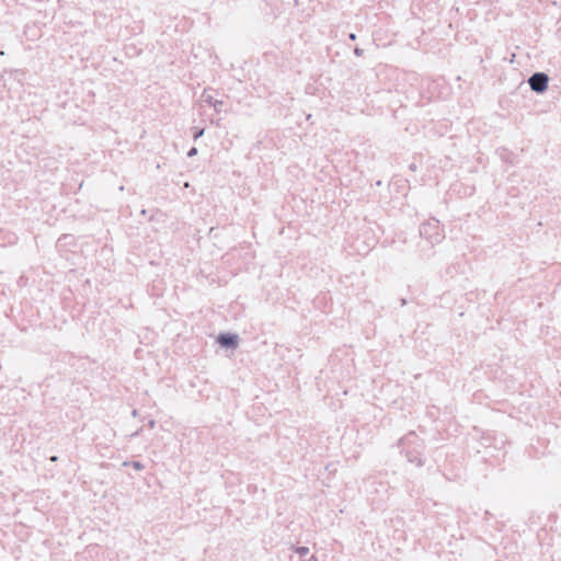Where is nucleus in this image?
<instances>
[{"label": "nucleus", "instance_id": "f257e3e1", "mask_svg": "<svg viewBox=\"0 0 561 561\" xmlns=\"http://www.w3.org/2000/svg\"><path fill=\"white\" fill-rule=\"evenodd\" d=\"M421 238L427 240L432 247L440 243L444 238V230L440 228L439 221L435 218H431L420 226Z\"/></svg>", "mask_w": 561, "mask_h": 561}, {"label": "nucleus", "instance_id": "f03ea898", "mask_svg": "<svg viewBox=\"0 0 561 561\" xmlns=\"http://www.w3.org/2000/svg\"><path fill=\"white\" fill-rule=\"evenodd\" d=\"M530 89L536 93H543L548 89L549 77L545 72H535L528 79Z\"/></svg>", "mask_w": 561, "mask_h": 561}, {"label": "nucleus", "instance_id": "7ed1b4c3", "mask_svg": "<svg viewBox=\"0 0 561 561\" xmlns=\"http://www.w3.org/2000/svg\"><path fill=\"white\" fill-rule=\"evenodd\" d=\"M217 342L221 347L236 348L238 346L239 337L233 333H220L217 336Z\"/></svg>", "mask_w": 561, "mask_h": 561}, {"label": "nucleus", "instance_id": "20e7f679", "mask_svg": "<svg viewBox=\"0 0 561 561\" xmlns=\"http://www.w3.org/2000/svg\"><path fill=\"white\" fill-rule=\"evenodd\" d=\"M405 456L409 462L415 463L417 467L423 466V460L417 454L413 451H407Z\"/></svg>", "mask_w": 561, "mask_h": 561}, {"label": "nucleus", "instance_id": "39448f33", "mask_svg": "<svg viewBox=\"0 0 561 561\" xmlns=\"http://www.w3.org/2000/svg\"><path fill=\"white\" fill-rule=\"evenodd\" d=\"M202 100L205 103H208L209 105H213V103L216 101V100H214L213 95L210 93H208L206 90L202 94Z\"/></svg>", "mask_w": 561, "mask_h": 561}, {"label": "nucleus", "instance_id": "423d86ee", "mask_svg": "<svg viewBox=\"0 0 561 561\" xmlns=\"http://www.w3.org/2000/svg\"><path fill=\"white\" fill-rule=\"evenodd\" d=\"M204 133H205L204 128L194 127L193 128V139L197 140L198 138H201L204 135Z\"/></svg>", "mask_w": 561, "mask_h": 561}, {"label": "nucleus", "instance_id": "0eeeda50", "mask_svg": "<svg viewBox=\"0 0 561 561\" xmlns=\"http://www.w3.org/2000/svg\"><path fill=\"white\" fill-rule=\"evenodd\" d=\"M296 552L300 556V557H305L309 553V548L308 547H297L296 548Z\"/></svg>", "mask_w": 561, "mask_h": 561}, {"label": "nucleus", "instance_id": "6e6552de", "mask_svg": "<svg viewBox=\"0 0 561 561\" xmlns=\"http://www.w3.org/2000/svg\"><path fill=\"white\" fill-rule=\"evenodd\" d=\"M224 105V102L222 101H219V100H216L214 103H213V107L216 112H220L221 111V107Z\"/></svg>", "mask_w": 561, "mask_h": 561}, {"label": "nucleus", "instance_id": "1a4fd4ad", "mask_svg": "<svg viewBox=\"0 0 561 561\" xmlns=\"http://www.w3.org/2000/svg\"><path fill=\"white\" fill-rule=\"evenodd\" d=\"M415 437L414 433H410L405 437H403L400 442L401 444L405 445L408 442H410L411 438Z\"/></svg>", "mask_w": 561, "mask_h": 561}, {"label": "nucleus", "instance_id": "9d476101", "mask_svg": "<svg viewBox=\"0 0 561 561\" xmlns=\"http://www.w3.org/2000/svg\"><path fill=\"white\" fill-rule=\"evenodd\" d=\"M131 466L136 470H142L144 469V465L141 462H139V461H133Z\"/></svg>", "mask_w": 561, "mask_h": 561}, {"label": "nucleus", "instance_id": "9b49d317", "mask_svg": "<svg viewBox=\"0 0 561 561\" xmlns=\"http://www.w3.org/2000/svg\"><path fill=\"white\" fill-rule=\"evenodd\" d=\"M196 154H197V148H195V147H192V148L188 150V152H187V157H190V158H192V157H194V156H196Z\"/></svg>", "mask_w": 561, "mask_h": 561}, {"label": "nucleus", "instance_id": "f8f14e48", "mask_svg": "<svg viewBox=\"0 0 561 561\" xmlns=\"http://www.w3.org/2000/svg\"><path fill=\"white\" fill-rule=\"evenodd\" d=\"M354 53H355V55H356V56H362V55H363V49H360V48L356 47V48L354 49Z\"/></svg>", "mask_w": 561, "mask_h": 561}, {"label": "nucleus", "instance_id": "ddd939ff", "mask_svg": "<svg viewBox=\"0 0 561 561\" xmlns=\"http://www.w3.org/2000/svg\"><path fill=\"white\" fill-rule=\"evenodd\" d=\"M348 37L350 39L354 41L356 38V35L354 33H351Z\"/></svg>", "mask_w": 561, "mask_h": 561}, {"label": "nucleus", "instance_id": "4468645a", "mask_svg": "<svg viewBox=\"0 0 561 561\" xmlns=\"http://www.w3.org/2000/svg\"><path fill=\"white\" fill-rule=\"evenodd\" d=\"M154 425H156V422H154L153 420H151V421L149 422V426L152 428V427H154Z\"/></svg>", "mask_w": 561, "mask_h": 561}, {"label": "nucleus", "instance_id": "2eb2a0df", "mask_svg": "<svg viewBox=\"0 0 561 561\" xmlns=\"http://www.w3.org/2000/svg\"><path fill=\"white\" fill-rule=\"evenodd\" d=\"M407 304V300L404 298L401 299V306H404Z\"/></svg>", "mask_w": 561, "mask_h": 561}, {"label": "nucleus", "instance_id": "dca6fc26", "mask_svg": "<svg viewBox=\"0 0 561 561\" xmlns=\"http://www.w3.org/2000/svg\"><path fill=\"white\" fill-rule=\"evenodd\" d=\"M50 460H51V461H56V460H57V456H53V457H50Z\"/></svg>", "mask_w": 561, "mask_h": 561}, {"label": "nucleus", "instance_id": "f3484780", "mask_svg": "<svg viewBox=\"0 0 561 561\" xmlns=\"http://www.w3.org/2000/svg\"><path fill=\"white\" fill-rule=\"evenodd\" d=\"M133 415L136 416L137 415V410H133Z\"/></svg>", "mask_w": 561, "mask_h": 561}, {"label": "nucleus", "instance_id": "a211bd4d", "mask_svg": "<svg viewBox=\"0 0 561 561\" xmlns=\"http://www.w3.org/2000/svg\"><path fill=\"white\" fill-rule=\"evenodd\" d=\"M410 169L415 170V165H414V164H411V165H410Z\"/></svg>", "mask_w": 561, "mask_h": 561}, {"label": "nucleus", "instance_id": "6ab92c4d", "mask_svg": "<svg viewBox=\"0 0 561 561\" xmlns=\"http://www.w3.org/2000/svg\"><path fill=\"white\" fill-rule=\"evenodd\" d=\"M4 55V51H0V56Z\"/></svg>", "mask_w": 561, "mask_h": 561}]
</instances>
